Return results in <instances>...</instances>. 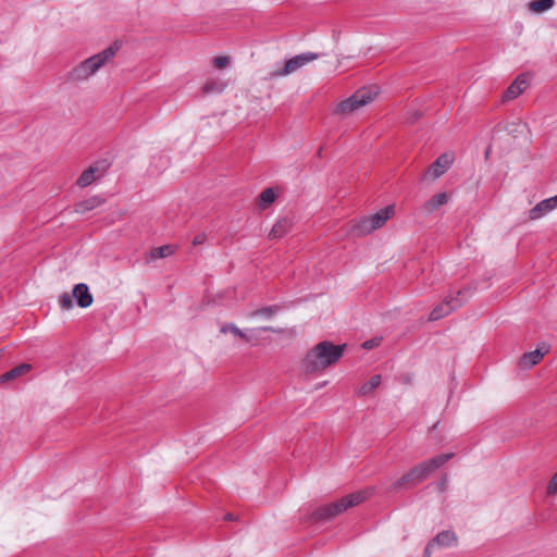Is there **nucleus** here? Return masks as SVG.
<instances>
[{
	"mask_svg": "<svg viewBox=\"0 0 557 557\" xmlns=\"http://www.w3.org/2000/svg\"><path fill=\"white\" fill-rule=\"evenodd\" d=\"M346 345H335L323 341L311 348L301 362L306 373H317L336 363L343 356Z\"/></svg>",
	"mask_w": 557,
	"mask_h": 557,
	"instance_id": "1",
	"label": "nucleus"
},
{
	"mask_svg": "<svg viewBox=\"0 0 557 557\" xmlns=\"http://www.w3.org/2000/svg\"><path fill=\"white\" fill-rule=\"evenodd\" d=\"M453 457V453H447L437 455L429 460L418 463L406 474L394 481L391 484L389 490L392 492H398L403 488H410L420 484L425 481L432 472L444 466Z\"/></svg>",
	"mask_w": 557,
	"mask_h": 557,
	"instance_id": "2",
	"label": "nucleus"
},
{
	"mask_svg": "<svg viewBox=\"0 0 557 557\" xmlns=\"http://www.w3.org/2000/svg\"><path fill=\"white\" fill-rule=\"evenodd\" d=\"M119 49L120 44L115 41L102 51L79 62L67 73V81L73 83L88 81L100 69H102L104 65L110 63L115 58Z\"/></svg>",
	"mask_w": 557,
	"mask_h": 557,
	"instance_id": "3",
	"label": "nucleus"
},
{
	"mask_svg": "<svg viewBox=\"0 0 557 557\" xmlns=\"http://www.w3.org/2000/svg\"><path fill=\"white\" fill-rule=\"evenodd\" d=\"M374 493L373 487H367L362 491H357L355 493H351L349 495H346L342 497L341 499L321 506L313 512V518L315 520H329L332 519L345 510H347L350 507L357 506L368 499L370 496H372Z\"/></svg>",
	"mask_w": 557,
	"mask_h": 557,
	"instance_id": "4",
	"label": "nucleus"
},
{
	"mask_svg": "<svg viewBox=\"0 0 557 557\" xmlns=\"http://www.w3.org/2000/svg\"><path fill=\"white\" fill-rule=\"evenodd\" d=\"M395 215V206L389 205L376 213L363 216L350 222V234L356 237H363L381 228L391 218Z\"/></svg>",
	"mask_w": 557,
	"mask_h": 557,
	"instance_id": "5",
	"label": "nucleus"
},
{
	"mask_svg": "<svg viewBox=\"0 0 557 557\" xmlns=\"http://www.w3.org/2000/svg\"><path fill=\"white\" fill-rule=\"evenodd\" d=\"M377 92L376 86L362 87L346 100L341 101L336 107V113L348 115L373 101Z\"/></svg>",
	"mask_w": 557,
	"mask_h": 557,
	"instance_id": "6",
	"label": "nucleus"
},
{
	"mask_svg": "<svg viewBox=\"0 0 557 557\" xmlns=\"http://www.w3.org/2000/svg\"><path fill=\"white\" fill-rule=\"evenodd\" d=\"M471 294L470 287H465L457 292L456 297H447L444 299L443 302L437 305L430 313V320L436 321L440 320L446 315H448L451 311L456 310L457 308L461 307L463 302L467 300V296Z\"/></svg>",
	"mask_w": 557,
	"mask_h": 557,
	"instance_id": "7",
	"label": "nucleus"
},
{
	"mask_svg": "<svg viewBox=\"0 0 557 557\" xmlns=\"http://www.w3.org/2000/svg\"><path fill=\"white\" fill-rule=\"evenodd\" d=\"M319 57L320 55L314 52H304L298 55H295L287 60L282 67H278L271 72L270 77L276 78L290 75L298 71L299 69H301L302 66H305L306 64H308L309 62L317 60Z\"/></svg>",
	"mask_w": 557,
	"mask_h": 557,
	"instance_id": "8",
	"label": "nucleus"
},
{
	"mask_svg": "<svg viewBox=\"0 0 557 557\" xmlns=\"http://www.w3.org/2000/svg\"><path fill=\"white\" fill-rule=\"evenodd\" d=\"M109 169V163L106 160L98 161L87 168L78 177L77 185L81 187L89 186L97 178L104 175Z\"/></svg>",
	"mask_w": 557,
	"mask_h": 557,
	"instance_id": "9",
	"label": "nucleus"
},
{
	"mask_svg": "<svg viewBox=\"0 0 557 557\" xmlns=\"http://www.w3.org/2000/svg\"><path fill=\"white\" fill-rule=\"evenodd\" d=\"M454 161L453 156L448 153H442L428 169L425 177L429 176L432 180L441 177L451 165Z\"/></svg>",
	"mask_w": 557,
	"mask_h": 557,
	"instance_id": "10",
	"label": "nucleus"
},
{
	"mask_svg": "<svg viewBox=\"0 0 557 557\" xmlns=\"http://www.w3.org/2000/svg\"><path fill=\"white\" fill-rule=\"evenodd\" d=\"M529 81L527 74H520L517 78L510 84V86L506 89L503 95V101H509L516 99L520 96L524 89L528 87Z\"/></svg>",
	"mask_w": 557,
	"mask_h": 557,
	"instance_id": "11",
	"label": "nucleus"
},
{
	"mask_svg": "<svg viewBox=\"0 0 557 557\" xmlns=\"http://www.w3.org/2000/svg\"><path fill=\"white\" fill-rule=\"evenodd\" d=\"M557 208V195L540 201L529 211L530 220H539Z\"/></svg>",
	"mask_w": 557,
	"mask_h": 557,
	"instance_id": "12",
	"label": "nucleus"
},
{
	"mask_svg": "<svg viewBox=\"0 0 557 557\" xmlns=\"http://www.w3.org/2000/svg\"><path fill=\"white\" fill-rule=\"evenodd\" d=\"M73 297L76 299V302L81 308L89 307L94 300L88 286L84 283H78L74 286Z\"/></svg>",
	"mask_w": 557,
	"mask_h": 557,
	"instance_id": "13",
	"label": "nucleus"
},
{
	"mask_svg": "<svg viewBox=\"0 0 557 557\" xmlns=\"http://www.w3.org/2000/svg\"><path fill=\"white\" fill-rule=\"evenodd\" d=\"M546 352H548V349L545 346L533 351L524 352L520 358L519 364L523 369L531 368L537 364Z\"/></svg>",
	"mask_w": 557,
	"mask_h": 557,
	"instance_id": "14",
	"label": "nucleus"
},
{
	"mask_svg": "<svg viewBox=\"0 0 557 557\" xmlns=\"http://www.w3.org/2000/svg\"><path fill=\"white\" fill-rule=\"evenodd\" d=\"M293 222L289 218H282L276 221L271 232L269 233L270 239H280L292 231Z\"/></svg>",
	"mask_w": 557,
	"mask_h": 557,
	"instance_id": "15",
	"label": "nucleus"
},
{
	"mask_svg": "<svg viewBox=\"0 0 557 557\" xmlns=\"http://www.w3.org/2000/svg\"><path fill=\"white\" fill-rule=\"evenodd\" d=\"M431 542L437 548L453 547L457 545V536L453 531H442Z\"/></svg>",
	"mask_w": 557,
	"mask_h": 557,
	"instance_id": "16",
	"label": "nucleus"
},
{
	"mask_svg": "<svg viewBox=\"0 0 557 557\" xmlns=\"http://www.w3.org/2000/svg\"><path fill=\"white\" fill-rule=\"evenodd\" d=\"M104 202V198L100 196H91L86 198L75 205V212L79 214H84L88 211H91Z\"/></svg>",
	"mask_w": 557,
	"mask_h": 557,
	"instance_id": "17",
	"label": "nucleus"
},
{
	"mask_svg": "<svg viewBox=\"0 0 557 557\" xmlns=\"http://www.w3.org/2000/svg\"><path fill=\"white\" fill-rule=\"evenodd\" d=\"M448 202V196L446 193H438L435 196H433L431 199H429L424 206L423 210L426 213H431L435 210H437L440 207L446 205Z\"/></svg>",
	"mask_w": 557,
	"mask_h": 557,
	"instance_id": "18",
	"label": "nucleus"
},
{
	"mask_svg": "<svg viewBox=\"0 0 557 557\" xmlns=\"http://www.w3.org/2000/svg\"><path fill=\"white\" fill-rule=\"evenodd\" d=\"M226 88V83L221 79H208L202 87L203 95L221 94Z\"/></svg>",
	"mask_w": 557,
	"mask_h": 557,
	"instance_id": "19",
	"label": "nucleus"
},
{
	"mask_svg": "<svg viewBox=\"0 0 557 557\" xmlns=\"http://www.w3.org/2000/svg\"><path fill=\"white\" fill-rule=\"evenodd\" d=\"M30 370V366L27 363H23L18 367L13 368L12 370L5 372L0 376V383L9 382Z\"/></svg>",
	"mask_w": 557,
	"mask_h": 557,
	"instance_id": "20",
	"label": "nucleus"
},
{
	"mask_svg": "<svg viewBox=\"0 0 557 557\" xmlns=\"http://www.w3.org/2000/svg\"><path fill=\"white\" fill-rule=\"evenodd\" d=\"M382 382L380 374L373 375L368 382H366L358 391L359 396H366L372 393Z\"/></svg>",
	"mask_w": 557,
	"mask_h": 557,
	"instance_id": "21",
	"label": "nucleus"
},
{
	"mask_svg": "<svg viewBox=\"0 0 557 557\" xmlns=\"http://www.w3.org/2000/svg\"><path fill=\"white\" fill-rule=\"evenodd\" d=\"M275 199H276L275 190L273 188H271V187L265 188L259 195V207L261 209H265L269 205L274 202Z\"/></svg>",
	"mask_w": 557,
	"mask_h": 557,
	"instance_id": "22",
	"label": "nucleus"
},
{
	"mask_svg": "<svg viewBox=\"0 0 557 557\" xmlns=\"http://www.w3.org/2000/svg\"><path fill=\"white\" fill-rule=\"evenodd\" d=\"M173 253H174V247L171 245H164V246H160V247H156V248L151 249L150 250V259L151 260L161 259V258L169 257Z\"/></svg>",
	"mask_w": 557,
	"mask_h": 557,
	"instance_id": "23",
	"label": "nucleus"
},
{
	"mask_svg": "<svg viewBox=\"0 0 557 557\" xmlns=\"http://www.w3.org/2000/svg\"><path fill=\"white\" fill-rule=\"evenodd\" d=\"M555 0H534L529 3L532 12L541 13L553 8Z\"/></svg>",
	"mask_w": 557,
	"mask_h": 557,
	"instance_id": "24",
	"label": "nucleus"
},
{
	"mask_svg": "<svg viewBox=\"0 0 557 557\" xmlns=\"http://www.w3.org/2000/svg\"><path fill=\"white\" fill-rule=\"evenodd\" d=\"M278 310H280L278 306H269V307H263V308L257 309V310L250 312L249 315L252 318L264 317L267 319H270Z\"/></svg>",
	"mask_w": 557,
	"mask_h": 557,
	"instance_id": "25",
	"label": "nucleus"
},
{
	"mask_svg": "<svg viewBox=\"0 0 557 557\" xmlns=\"http://www.w3.org/2000/svg\"><path fill=\"white\" fill-rule=\"evenodd\" d=\"M221 333H227V332H231L233 333L234 335L245 339L246 342H249V337L240 330L238 329L235 324L233 323H227V324H224L222 327H221Z\"/></svg>",
	"mask_w": 557,
	"mask_h": 557,
	"instance_id": "26",
	"label": "nucleus"
},
{
	"mask_svg": "<svg viewBox=\"0 0 557 557\" xmlns=\"http://www.w3.org/2000/svg\"><path fill=\"white\" fill-rule=\"evenodd\" d=\"M59 305L63 310H71L74 307L72 297L67 293H63L59 297Z\"/></svg>",
	"mask_w": 557,
	"mask_h": 557,
	"instance_id": "27",
	"label": "nucleus"
},
{
	"mask_svg": "<svg viewBox=\"0 0 557 557\" xmlns=\"http://www.w3.org/2000/svg\"><path fill=\"white\" fill-rule=\"evenodd\" d=\"M228 63H230L228 57L220 55V57H215L213 59V64L218 69H224L228 65Z\"/></svg>",
	"mask_w": 557,
	"mask_h": 557,
	"instance_id": "28",
	"label": "nucleus"
},
{
	"mask_svg": "<svg viewBox=\"0 0 557 557\" xmlns=\"http://www.w3.org/2000/svg\"><path fill=\"white\" fill-rule=\"evenodd\" d=\"M380 343H381V338H379V337H374V338H371V339H369V341H366V342L362 344V347H363L364 349H368V350H369V349H372V348H374V347L379 346V345H380Z\"/></svg>",
	"mask_w": 557,
	"mask_h": 557,
	"instance_id": "29",
	"label": "nucleus"
},
{
	"mask_svg": "<svg viewBox=\"0 0 557 557\" xmlns=\"http://www.w3.org/2000/svg\"><path fill=\"white\" fill-rule=\"evenodd\" d=\"M547 493L548 494L557 493V472L553 475V478L550 479V481L548 483Z\"/></svg>",
	"mask_w": 557,
	"mask_h": 557,
	"instance_id": "30",
	"label": "nucleus"
},
{
	"mask_svg": "<svg viewBox=\"0 0 557 557\" xmlns=\"http://www.w3.org/2000/svg\"><path fill=\"white\" fill-rule=\"evenodd\" d=\"M207 239V235L205 233L197 234L193 239V246L202 245Z\"/></svg>",
	"mask_w": 557,
	"mask_h": 557,
	"instance_id": "31",
	"label": "nucleus"
},
{
	"mask_svg": "<svg viewBox=\"0 0 557 557\" xmlns=\"http://www.w3.org/2000/svg\"><path fill=\"white\" fill-rule=\"evenodd\" d=\"M435 548L434 546V543H432L431 541L426 544L425 548H424V552H423V557H431L432 555V550Z\"/></svg>",
	"mask_w": 557,
	"mask_h": 557,
	"instance_id": "32",
	"label": "nucleus"
},
{
	"mask_svg": "<svg viewBox=\"0 0 557 557\" xmlns=\"http://www.w3.org/2000/svg\"><path fill=\"white\" fill-rule=\"evenodd\" d=\"M261 330L264 332H268V331L275 332V330L271 326H263V327H261Z\"/></svg>",
	"mask_w": 557,
	"mask_h": 557,
	"instance_id": "33",
	"label": "nucleus"
},
{
	"mask_svg": "<svg viewBox=\"0 0 557 557\" xmlns=\"http://www.w3.org/2000/svg\"><path fill=\"white\" fill-rule=\"evenodd\" d=\"M224 519L225 520H234V516H233V513H227L224 516Z\"/></svg>",
	"mask_w": 557,
	"mask_h": 557,
	"instance_id": "34",
	"label": "nucleus"
},
{
	"mask_svg": "<svg viewBox=\"0 0 557 557\" xmlns=\"http://www.w3.org/2000/svg\"><path fill=\"white\" fill-rule=\"evenodd\" d=\"M440 488L441 491H444L445 490V479L442 481V483L440 484Z\"/></svg>",
	"mask_w": 557,
	"mask_h": 557,
	"instance_id": "35",
	"label": "nucleus"
}]
</instances>
